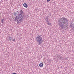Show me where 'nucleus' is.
I'll return each mask as SVG.
<instances>
[{"label": "nucleus", "instance_id": "nucleus-1", "mask_svg": "<svg viewBox=\"0 0 74 74\" xmlns=\"http://www.w3.org/2000/svg\"><path fill=\"white\" fill-rule=\"evenodd\" d=\"M23 15L21 14H19L18 16H16L15 19V21L17 22V23H19L20 21L23 20Z\"/></svg>", "mask_w": 74, "mask_h": 74}, {"label": "nucleus", "instance_id": "nucleus-2", "mask_svg": "<svg viewBox=\"0 0 74 74\" xmlns=\"http://www.w3.org/2000/svg\"><path fill=\"white\" fill-rule=\"evenodd\" d=\"M36 39L38 45H40V44H42L43 40H42V38L39 35H38L36 37Z\"/></svg>", "mask_w": 74, "mask_h": 74}, {"label": "nucleus", "instance_id": "nucleus-3", "mask_svg": "<svg viewBox=\"0 0 74 74\" xmlns=\"http://www.w3.org/2000/svg\"><path fill=\"white\" fill-rule=\"evenodd\" d=\"M60 25H64L66 23V22L67 21V19L64 17L62 18H60Z\"/></svg>", "mask_w": 74, "mask_h": 74}, {"label": "nucleus", "instance_id": "nucleus-4", "mask_svg": "<svg viewBox=\"0 0 74 74\" xmlns=\"http://www.w3.org/2000/svg\"><path fill=\"white\" fill-rule=\"evenodd\" d=\"M23 6L25 8H27L28 7V5L26 3H24L23 4Z\"/></svg>", "mask_w": 74, "mask_h": 74}, {"label": "nucleus", "instance_id": "nucleus-5", "mask_svg": "<svg viewBox=\"0 0 74 74\" xmlns=\"http://www.w3.org/2000/svg\"><path fill=\"white\" fill-rule=\"evenodd\" d=\"M44 66V64L43 63L40 62L39 63V67H42Z\"/></svg>", "mask_w": 74, "mask_h": 74}, {"label": "nucleus", "instance_id": "nucleus-6", "mask_svg": "<svg viewBox=\"0 0 74 74\" xmlns=\"http://www.w3.org/2000/svg\"><path fill=\"white\" fill-rule=\"evenodd\" d=\"M4 19H2L1 20V22H2L3 24L4 23Z\"/></svg>", "mask_w": 74, "mask_h": 74}, {"label": "nucleus", "instance_id": "nucleus-7", "mask_svg": "<svg viewBox=\"0 0 74 74\" xmlns=\"http://www.w3.org/2000/svg\"><path fill=\"white\" fill-rule=\"evenodd\" d=\"M8 40H9V41H11V40H12V38L11 37L9 38Z\"/></svg>", "mask_w": 74, "mask_h": 74}, {"label": "nucleus", "instance_id": "nucleus-8", "mask_svg": "<svg viewBox=\"0 0 74 74\" xmlns=\"http://www.w3.org/2000/svg\"><path fill=\"white\" fill-rule=\"evenodd\" d=\"M14 15H18V12H15L14 13Z\"/></svg>", "mask_w": 74, "mask_h": 74}, {"label": "nucleus", "instance_id": "nucleus-9", "mask_svg": "<svg viewBox=\"0 0 74 74\" xmlns=\"http://www.w3.org/2000/svg\"><path fill=\"white\" fill-rule=\"evenodd\" d=\"M74 25V24H72V23H71L70 24V27H73V26Z\"/></svg>", "mask_w": 74, "mask_h": 74}, {"label": "nucleus", "instance_id": "nucleus-10", "mask_svg": "<svg viewBox=\"0 0 74 74\" xmlns=\"http://www.w3.org/2000/svg\"><path fill=\"white\" fill-rule=\"evenodd\" d=\"M20 12H21V13H23V11L22 10H21Z\"/></svg>", "mask_w": 74, "mask_h": 74}, {"label": "nucleus", "instance_id": "nucleus-11", "mask_svg": "<svg viewBox=\"0 0 74 74\" xmlns=\"http://www.w3.org/2000/svg\"><path fill=\"white\" fill-rule=\"evenodd\" d=\"M50 0H47V2H49V1H50Z\"/></svg>", "mask_w": 74, "mask_h": 74}, {"label": "nucleus", "instance_id": "nucleus-12", "mask_svg": "<svg viewBox=\"0 0 74 74\" xmlns=\"http://www.w3.org/2000/svg\"><path fill=\"white\" fill-rule=\"evenodd\" d=\"M12 41H15V39H13L12 40Z\"/></svg>", "mask_w": 74, "mask_h": 74}, {"label": "nucleus", "instance_id": "nucleus-13", "mask_svg": "<svg viewBox=\"0 0 74 74\" xmlns=\"http://www.w3.org/2000/svg\"><path fill=\"white\" fill-rule=\"evenodd\" d=\"M51 23H48V25H50Z\"/></svg>", "mask_w": 74, "mask_h": 74}]
</instances>
